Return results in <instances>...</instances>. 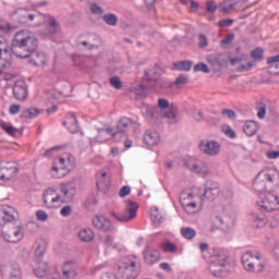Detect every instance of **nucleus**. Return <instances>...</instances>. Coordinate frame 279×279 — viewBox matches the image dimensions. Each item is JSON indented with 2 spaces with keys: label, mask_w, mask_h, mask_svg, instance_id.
<instances>
[{
  "label": "nucleus",
  "mask_w": 279,
  "mask_h": 279,
  "mask_svg": "<svg viewBox=\"0 0 279 279\" xmlns=\"http://www.w3.org/2000/svg\"><path fill=\"white\" fill-rule=\"evenodd\" d=\"M128 207L124 209L125 213H129L133 219L136 218V213L138 210V203L133 202V201H126Z\"/></svg>",
  "instance_id": "f704fd0d"
},
{
  "label": "nucleus",
  "mask_w": 279,
  "mask_h": 279,
  "mask_svg": "<svg viewBox=\"0 0 279 279\" xmlns=\"http://www.w3.org/2000/svg\"><path fill=\"white\" fill-rule=\"evenodd\" d=\"M209 265V271L215 278H226L228 276V269L230 265V253L223 248H215Z\"/></svg>",
  "instance_id": "f03ea898"
},
{
  "label": "nucleus",
  "mask_w": 279,
  "mask_h": 279,
  "mask_svg": "<svg viewBox=\"0 0 279 279\" xmlns=\"http://www.w3.org/2000/svg\"><path fill=\"white\" fill-rule=\"evenodd\" d=\"M233 24H234V20L225 19L218 22V27H232Z\"/></svg>",
  "instance_id": "603ef678"
},
{
  "label": "nucleus",
  "mask_w": 279,
  "mask_h": 279,
  "mask_svg": "<svg viewBox=\"0 0 279 279\" xmlns=\"http://www.w3.org/2000/svg\"><path fill=\"white\" fill-rule=\"evenodd\" d=\"M161 248L163 252H169L170 254H175V252H178V246L170 241L163 242Z\"/></svg>",
  "instance_id": "58836bf2"
},
{
  "label": "nucleus",
  "mask_w": 279,
  "mask_h": 279,
  "mask_svg": "<svg viewBox=\"0 0 279 279\" xmlns=\"http://www.w3.org/2000/svg\"><path fill=\"white\" fill-rule=\"evenodd\" d=\"M36 217L38 221H47L49 219V215L45 210H37Z\"/></svg>",
  "instance_id": "052dcab7"
},
{
  "label": "nucleus",
  "mask_w": 279,
  "mask_h": 279,
  "mask_svg": "<svg viewBox=\"0 0 279 279\" xmlns=\"http://www.w3.org/2000/svg\"><path fill=\"white\" fill-rule=\"evenodd\" d=\"M208 62L210 64H213L214 66L217 65V66H220L222 69H226V66H228V56H226V54H215V56H211L208 59Z\"/></svg>",
  "instance_id": "5701e85b"
},
{
  "label": "nucleus",
  "mask_w": 279,
  "mask_h": 279,
  "mask_svg": "<svg viewBox=\"0 0 279 279\" xmlns=\"http://www.w3.org/2000/svg\"><path fill=\"white\" fill-rule=\"evenodd\" d=\"M2 239L7 243H19L23 240V226L21 222H15V225H9L8 230H2Z\"/></svg>",
  "instance_id": "423d86ee"
},
{
  "label": "nucleus",
  "mask_w": 279,
  "mask_h": 279,
  "mask_svg": "<svg viewBox=\"0 0 279 279\" xmlns=\"http://www.w3.org/2000/svg\"><path fill=\"white\" fill-rule=\"evenodd\" d=\"M156 112H158V107L151 105L142 106V114H144L145 119L150 123H156Z\"/></svg>",
  "instance_id": "aec40b11"
},
{
  "label": "nucleus",
  "mask_w": 279,
  "mask_h": 279,
  "mask_svg": "<svg viewBox=\"0 0 279 279\" xmlns=\"http://www.w3.org/2000/svg\"><path fill=\"white\" fill-rule=\"evenodd\" d=\"M64 162H66V159H64V157H61L58 159L59 167L58 166L52 167V178L60 179V178H64L65 175H69L71 170H69V168L64 166Z\"/></svg>",
  "instance_id": "dca6fc26"
},
{
  "label": "nucleus",
  "mask_w": 279,
  "mask_h": 279,
  "mask_svg": "<svg viewBox=\"0 0 279 279\" xmlns=\"http://www.w3.org/2000/svg\"><path fill=\"white\" fill-rule=\"evenodd\" d=\"M60 190H61V193H63V195H64L65 197H69L70 199L73 198V193H71V192L69 191V185H66V184H61V185H60Z\"/></svg>",
  "instance_id": "680f3d73"
},
{
  "label": "nucleus",
  "mask_w": 279,
  "mask_h": 279,
  "mask_svg": "<svg viewBox=\"0 0 279 279\" xmlns=\"http://www.w3.org/2000/svg\"><path fill=\"white\" fill-rule=\"evenodd\" d=\"M144 143L148 147H156L160 143V134L156 131H146L144 134Z\"/></svg>",
  "instance_id": "6ab92c4d"
},
{
  "label": "nucleus",
  "mask_w": 279,
  "mask_h": 279,
  "mask_svg": "<svg viewBox=\"0 0 279 279\" xmlns=\"http://www.w3.org/2000/svg\"><path fill=\"white\" fill-rule=\"evenodd\" d=\"M109 84L116 88V90H121V88H123V83H121V80L118 76L111 77Z\"/></svg>",
  "instance_id": "de8ad7c7"
},
{
  "label": "nucleus",
  "mask_w": 279,
  "mask_h": 279,
  "mask_svg": "<svg viewBox=\"0 0 279 279\" xmlns=\"http://www.w3.org/2000/svg\"><path fill=\"white\" fill-rule=\"evenodd\" d=\"M0 180H3L4 182H10V180L19 175V165L14 161H0Z\"/></svg>",
  "instance_id": "6e6552de"
},
{
  "label": "nucleus",
  "mask_w": 279,
  "mask_h": 279,
  "mask_svg": "<svg viewBox=\"0 0 279 279\" xmlns=\"http://www.w3.org/2000/svg\"><path fill=\"white\" fill-rule=\"evenodd\" d=\"M183 165L192 173H202L203 175L208 174V166H206V163H204L202 160L195 159L193 157H187L183 159Z\"/></svg>",
  "instance_id": "f8f14e48"
},
{
  "label": "nucleus",
  "mask_w": 279,
  "mask_h": 279,
  "mask_svg": "<svg viewBox=\"0 0 279 279\" xmlns=\"http://www.w3.org/2000/svg\"><path fill=\"white\" fill-rule=\"evenodd\" d=\"M88 5L92 14H96L97 16H101V14H104V8L97 4V2H89Z\"/></svg>",
  "instance_id": "ea45409f"
},
{
  "label": "nucleus",
  "mask_w": 279,
  "mask_h": 279,
  "mask_svg": "<svg viewBox=\"0 0 279 279\" xmlns=\"http://www.w3.org/2000/svg\"><path fill=\"white\" fill-rule=\"evenodd\" d=\"M69 121L70 123H72L68 128L69 132H71V134H77V130H80V126L77 124V118H75L74 113H70Z\"/></svg>",
  "instance_id": "c9c22d12"
},
{
  "label": "nucleus",
  "mask_w": 279,
  "mask_h": 279,
  "mask_svg": "<svg viewBox=\"0 0 279 279\" xmlns=\"http://www.w3.org/2000/svg\"><path fill=\"white\" fill-rule=\"evenodd\" d=\"M135 95L137 97H147V85L140 84L134 88Z\"/></svg>",
  "instance_id": "c03bdc74"
},
{
  "label": "nucleus",
  "mask_w": 279,
  "mask_h": 279,
  "mask_svg": "<svg viewBox=\"0 0 279 279\" xmlns=\"http://www.w3.org/2000/svg\"><path fill=\"white\" fill-rule=\"evenodd\" d=\"M257 205L265 213H274V210H279V197L269 192L260 202H257Z\"/></svg>",
  "instance_id": "1a4fd4ad"
},
{
  "label": "nucleus",
  "mask_w": 279,
  "mask_h": 279,
  "mask_svg": "<svg viewBox=\"0 0 279 279\" xmlns=\"http://www.w3.org/2000/svg\"><path fill=\"white\" fill-rule=\"evenodd\" d=\"M244 60H247V54H242L240 57L230 58L229 62L231 66H235V64H239V62H243Z\"/></svg>",
  "instance_id": "3c124183"
},
{
  "label": "nucleus",
  "mask_w": 279,
  "mask_h": 279,
  "mask_svg": "<svg viewBox=\"0 0 279 279\" xmlns=\"http://www.w3.org/2000/svg\"><path fill=\"white\" fill-rule=\"evenodd\" d=\"M62 274L64 279H73L77 276V263L68 260L63 264Z\"/></svg>",
  "instance_id": "a211bd4d"
},
{
  "label": "nucleus",
  "mask_w": 279,
  "mask_h": 279,
  "mask_svg": "<svg viewBox=\"0 0 279 279\" xmlns=\"http://www.w3.org/2000/svg\"><path fill=\"white\" fill-rule=\"evenodd\" d=\"M16 215V210L14 207L4 205L0 208V226L3 228V226H14L16 223H21L14 216Z\"/></svg>",
  "instance_id": "9b49d317"
},
{
  "label": "nucleus",
  "mask_w": 279,
  "mask_h": 279,
  "mask_svg": "<svg viewBox=\"0 0 279 279\" xmlns=\"http://www.w3.org/2000/svg\"><path fill=\"white\" fill-rule=\"evenodd\" d=\"M96 186L98 191H106L108 189V182L105 181V179H99L96 183Z\"/></svg>",
  "instance_id": "e2e57ef3"
},
{
  "label": "nucleus",
  "mask_w": 279,
  "mask_h": 279,
  "mask_svg": "<svg viewBox=\"0 0 279 279\" xmlns=\"http://www.w3.org/2000/svg\"><path fill=\"white\" fill-rule=\"evenodd\" d=\"M252 62H247V64L240 65L236 71L238 73H247V71H252Z\"/></svg>",
  "instance_id": "6e6d98bb"
},
{
  "label": "nucleus",
  "mask_w": 279,
  "mask_h": 279,
  "mask_svg": "<svg viewBox=\"0 0 279 279\" xmlns=\"http://www.w3.org/2000/svg\"><path fill=\"white\" fill-rule=\"evenodd\" d=\"M130 193H132V189L130 187V185H124L120 189L119 197H128Z\"/></svg>",
  "instance_id": "5fc2aeb1"
},
{
  "label": "nucleus",
  "mask_w": 279,
  "mask_h": 279,
  "mask_svg": "<svg viewBox=\"0 0 279 279\" xmlns=\"http://www.w3.org/2000/svg\"><path fill=\"white\" fill-rule=\"evenodd\" d=\"M172 84L173 86L189 84V76L186 74H180Z\"/></svg>",
  "instance_id": "49530a36"
},
{
  "label": "nucleus",
  "mask_w": 279,
  "mask_h": 279,
  "mask_svg": "<svg viewBox=\"0 0 279 279\" xmlns=\"http://www.w3.org/2000/svg\"><path fill=\"white\" fill-rule=\"evenodd\" d=\"M43 110L36 108H27L22 111L21 119H36L41 114Z\"/></svg>",
  "instance_id": "cd10ccee"
},
{
  "label": "nucleus",
  "mask_w": 279,
  "mask_h": 279,
  "mask_svg": "<svg viewBox=\"0 0 279 279\" xmlns=\"http://www.w3.org/2000/svg\"><path fill=\"white\" fill-rule=\"evenodd\" d=\"M102 21L106 23V25H109L110 27H117V23H119V17L114 13H107L102 15Z\"/></svg>",
  "instance_id": "72a5a7b5"
},
{
  "label": "nucleus",
  "mask_w": 279,
  "mask_h": 279,
  "mask_svg": "<svg viewBox=\"0 0 279 279\" xmlns=\"http://www.w3.org/2000/svg\"><path fill=\"white\" fill-rule=\"evenodd\" d=\"M130 125H134V121H132V119L125 117L121 118L117 124L118 134H123L124 132H128Z\"/></svg>",
  "instance_id": "b1692460"
},
{
  "label": "nucleus",
  "mask_w": 279,
  "mask_h": 279,
  "mask_svg": "<svg viewBox=\"0 0 279 279\" xmlns=\"http://www.w3.org/2000/svg\"><path fill=\"white\" fill-rule=\"evenodd\" d=\"M13 96L17 101H25L27 99V83L16 81L13 86Z\"/></svg>",
  "instance_id": "4468645a"
},
{
  "label": "nucleus",
  "mask_w": 279,
  "mask_h": 279,
  "mask_svg": "<svg viewBox=\"0 0 279 279\" xmlns=\"http://www.w3.org/2000/svg\"><path fill=\"white\" fill-rule=\"evenodd\" d=\"M158 106H159V108H161V110H167V108H169V100H167L165 98H159Z\"/></svg>",
  "instance_id": "69168bd1"
},
{
  "label": "nucleus",
  "mask_w": 279,
  "mask_h": 279,
  "mask_svg": "<svg viewBox=\"0 0 279 279\" xmlns=\"http://www.w3.org/2000/svg\"><path fill=\"white\" fill-rule=\"evenodd\" d=\"M242 265L247 274H263L265 263L260 260V253L247 251L242 255Z\"/></svg>",
  "instance_id": "7ed1b4c3"
},
{
  "label": "nucleus",
  "mask_w": 279,
  "mask_h": 279,
  "mask_svg": "<svg viewBox=\"0 0 279 279\" xmlns=\"http://www.w3.org/2000/svg\"><path fill=\"white\" fill-rule=\"evenodd\" d=\"M251 220L253 221L254 228H265V225L267 223V218H265V216L255 213L251 215Z\"/></svg>",
  "instance_id": "bb28decb"
},
{
  "label": "nucleus",
  "mask_w": 279,
  "mask_h": 279,
  "mask_svg": "<svg viewBox=\"0 0 279 279\" xmlns=\"http://www.w3.org/2000/svg\"><path fill=\"white\" fill-rule=\"evenodd\" d=\"M45 245L38 244L36 250H35V258L40 263L43 260V256H45Z\"/></svg>",
  "instance_id": "a18cd8bd"
},
{
  "label": "nucleus",
  "mask_w": 279,
  "mask_h": 279,
  "mask_svg": "<svg viewBox=\"0 0 279 279\" xmlns=\"http://www.w3.org/2000/svg\"><path fill=\"white\" fill-rule=\"evenodd\" d=\"M243 132L246 136H254L258 132V123L256 121H247L243 126Z\"/></svg>",
  "instance_id": "393cba45"
},
{
  "label": "nucleus",
  "mask_w": 279,
  "mask_h": 279,
  "mask_svg": "<svg viewBox=\"0 0 279 279\" xmlns=\"http://www.w3.org/2000/svg\"><path fill=\"white\" fill-rule=\"evenodd\" d=\"M194 73H210V68L204 62H199L193 66Z\"/></svg>",
  "instance_id": "79ce46f5"
},
{
  "label": "nucleus",
  "mask_w": 279,
  "mask_h": 279,
  "mask_svg": "<svg viewBox=\"0 0 279 279\" xmlns=\"http://www.w3.org/2000/svg\"><path fill=\"white\" fill-rule=\"evenodd\" d=\"M198 149L201 154H205V156H219L221 151V145L217 141L210 140H202L198 144Z\"/></svg>",
  "instance_id": "9d476101"
},
{
  "label": "nucleus",
  "mask_w": 279,
  "mask_h": 279,
  "mask_svg": "<svg viewBox=\"0 0 279 279\" xmlns=\"http://www.w3.org/2000/svg\"><path fill=\"white\" fill-rule=\"evenodd\" d=\"M192 66H193V61H189V60L178 61L173 63L174 71L189 72L191 71Z\"/></svg>",
  "instance_id": "2f4dec72"
},
{
  "label": "nucleus",
  "mask_w": 279,
  "mask_h": 279,
  "mask_svg": "<svg viewBox=\"0 0 279 279\" xmlns=\"http://www.w3.org/2000/svg\"><path fill=\"white\" fill-rule=\"evenodd\" d=\"M206 11L208 12V14H215V12H217V4L214 0H208L206 2Z\"/></svg>",
  "instance_id": "8fccbe9b"
},
{
  "label": "nucleus",
  "mask_w": 279,
  "mask_h": 279,
  "mask_svg": "<svg viewBox=\"0 0 279 279\" xmlns=\"http://www.w3.org/2000/svg\"><path fill=\"white\" fill-rule=\"evenodd\" d=\"M141 274V264H137L136 260L124 259L117 265V275L118 279H136Z\"/></svg>",
  "instance_id": "20e7f679"
},
{
  "label": "nucleus",
  "mask_w": 279,
  "mask_h": 279,
  "mask_svg": "<svg viewBox=\"0 0 279 279\" xmlns=\"http://www.w3.org/2000/svg\"><path fill=\"white\" fill-rule=\"evenodd\" d=\"M274 184V174L269 170H262L257 173L253 182V191L263 194L267 191V184Z\"/></svg>",
  "instance_id": "39448f33"
},
{
  "label": "nucleus",
  "mask_w": 279,
  "mask_h": 279,
  "mask_svg": "<svg viewBox=\"0 0 279 279\" xmlns=\"http://www.w3.org/2000/svg\"><path fill=\"white\" fill-rule=\"evenodd\" d=\"M267 64H270V69H275L277 70L276 73H279V54L269 57Z\"/></svg>",
  "instance_id": "a19ab883"
},
{
  "label": "nucleus",
  "mask_w": 279,
  "mask_h": 279,
  "mask_svg": "<svg viewBox=\"0 0 279 279\" xmlns=\"http://www.w3.org/2000/svg\"><path fill=\"white\" fill-rule=\"evenodd\" d=\"M92 223L96 230H100L101 232H114V225L106 216L97 215L93 218Z\"/></svg>",
  "instance_id": "ddd939ff"
},
{
  "label": "nucleus",
  "mask_w": 279,
  "mask_h": 279,
  "mask_svg": "<svg viewBox=\"0 0 279 279\" xmlns=\"http://www.w3.org/2000/svg\"><path fill=\"white\" fill-rule=\"evenodd\" d=\"M232 40H234V34H228L222 40H221V45L223 47V45H230L232 43Z\"/></svg>",
  "instance_id": "0e129e2a"
},
{
  "label": "nucleus",
  "mask_w": 279,
  "mask_h": 279,
  "mask_svg": "<svg viewBox=\"0 0 279 279\" xmlns=\"http://www.w3.org/2000/svg\"><path fill=\"white\" fill-rule=\"evenodd\" d=\"M29 63L34 66H45L47 64V54L45 52H36V50L31 53Z\"/></svg>",
  "instance_id": "412c9836"
},
{
  "label": "nucleus",
  "mask_w": 279,
  "mask_h": 279,
  "mask_svg": "<svg viewBox=\"0 0 279 279\" xmlns=\"http://www.w3.org/2000/svg\"><path fill=\"white\" fill-rule=\"evenodd\" d=\"M0 128H2V130H4V132H7V134L10 136H15L16 132H19V129L12 126V124L5 123L4 121L0 122Z\"/></svg>",
  "instance_id": "4c0bfd02"
},
{
  "label": "nucleus",
  "mask_w": 279,
  "mask_h": 279,
  "mask_svg": "<svg viewBox=\"0 0 279 279\" xmlns=\"http://www.w3.org/2000/svg\"><path fill=\"white\" fill-rule=\"evenodd\" d=\"M244 3H247V0H233L231 3L232 10H241Z\"/></svg>",
  "instance_id": "4d7b16f0"
},
{
  "label": "nucleus",
  "mask_w": 279,
  "mask_h": 279,
  "mask_svg": "<svg viewBox=\"0 0 279 279\" xmlns=\"http://www.w3.org/2000/svg\"><path fill=\"white\" fill-rule=\"evenodd\" d=\"M225 134L226 136H228V138H236V132H234L230 125L227 126V129L225 130Z\"/></svg>",
  "instance_id": "338daca9"
},
{
  "label": "nucleus",
  "mask_w": 279,
  "mask_h": 279,
  "mask_svg": "<svg viewBox=\"0 0 279 279\" xmlns=\"http://www.w3.org/2000/svg\"><path fill=\"white\" fill-rule=\"evenodd\" d=\"M38 49V39L34 36H29L27 32L20 31L15 34L12 44L11 51L16 58L25 59L32 57V51Z\"/></svg>",
  "instance_id": "f257e3e1"
},
{
  "label": "nucleus",
  "mask_w": 279,
  "mask_h": 279,
  "mask_svg": "<svg viewBox=\"0 0 279 279\" xmlns=\"http://www.w3.org/2000/svg\"><path fill=\"white\" fill-rule=\"evenodd\" d=\"M9 279H21V268L14 267L10 272Z\"/></svg>",
  "instance_id": "bf43d9fd"
},
{
  "label": "nucleus",
  "mask_w": 279,
  "mask_h": 279,
  "mask_svg": "<svg viewBox=\"0 0 279 279\" xmlns=\"http://www.w3.org/2000/svg\"><path fill=\"white\" fill-rule=\"evenodd\" d=\"M221 114L228 117L229 119H236V112L232 109H222Z\"/></svg>",
  "instance_id": "13d9d810"
},
{
  "label": "nucleus",
  "mask_w": 279,
  "mask_h": 279,
  "mask_svg": "<svg viewBox=\"0 0 279 279\" xmlns=\"http://www.w3.org/2000/svg\"><path fill=\"white\" fill-rule=\"evenodd\" d=\"M47 29V34H49L50 36H53L57 32H60V23L56 21V17L49 16V25Z\"/></svg>",
  "instance_id": "473e14b6"
},
{
  "label": "nucleus",
  "mask_w": 279,
  "mask_h": 279,
  "mask_svg": "<svg viewBox=\"0 0 279 279\" xmlns=\"http://www.w3.org/2000/svg\"><path fill=\"white\" fill-rule=\"evenodd\" d=\"M160 75H165V69H162V66L159 64H155L151 70L144 71V78H146L148 82H153V87L156 86V80L154 77H160Z\"/></svg>",
  "instance_id": "f3484780"
},
{
  "label": "nucleus",
  "mask_w": 279,
  "mask_h": 279,
  "mask_svg": "<svg viewBox=\"0 0 279 279\" xmlns=\"http://www.w3.org/2000/svg\"><path fill=\"white\" fill-rule=\"evenodd\" d=\"M144 260L147 265H155L160 260V252L156 248L146 246L143 251Z\"/></svg>",
  "instance_id": "2eb2a0df"
},
{
  "label": "nucleus",
  "mask_w": 279,
  "mask_h": 279,
  "mask_svg": "<svg viewBox=\"0 0 279 279\" xmlns=\"http://www.w3.org/2000/svg\"><path fill=\"white\" fill-rule=\"evenodd\" d=\"M219 196V189L217 185L210 187V185H205V191L201 196L202 202L208 199V202H215V198Z\"/></svg>",
  "instance_id": "4be33fe9"
},
{
  "label": "nucleus",
  "mask_w": 279,
  "mask_h": 279,
  "mask_svg": "<svg viewBox=\"0 0 279 279\" xmlns=\"http://www.w3.org/2000/svg\"><path fill=\"white\" fill-rule=\"evenodd\" d=\"M181 234L187 241H192V239H195V234H197V232H195V229L186 227L181 229Z\"/></svg>",
  "instance_id": "e433bc0d"
},
{
  "label": "nucleus",
  "mask_w": 279,
  "mask_h": 279,
  "mask_svg": "<svg viewBox=\"0 0 279 279\" xmlns=\"http://www.w3.org/2000/svg\"><path fill=\"white\" fill-rule=\"evenodd\" d=\"M34 271L37 278H45V276H47V271H49V266H47V264H43V266L35 268Z\"/></svg>",
  "instance_id": "37998d69"
},
{
  "label": "nucleus",
  "mask_w": 279,
  "mask_h": 279,
  "mask_svg": "<svg viewBox=\"0 0 279 279\" xmlns=\"http://www.w3.org/2000/svg\"><path fill=\"white\" fill-rule=\"evenodd\" d=\"M73 211V209L71 208L70 205L64 206L61 210L60 214L62 217H69V215H71V213Z\"/></svg>",
  "instance_id": "774afa93"
},
{
  "label": "nucleus",
  "mask_w": 279,
  "mask_h": 279,
  "mask_svg": "<svg viewBox=\"0 0 279 279\" xmlns=\"http://www.w3.org/2000/svg\"><path fill=\"white\" fill-rule=\"evenodd\" d=\"M111 216L117 219V221H120V223H128V221H132V219H134L129 213L125 211V209L124 213L112 211Z\"/></svg>",
  "instance_id": "7c9ffc66"
},
{
  "label": "nucleus",
  "mask_w": 279,
  "mask_h": 279,
  "mask_svg": "<svg viewBox=\"0 0 279 279\" xmlns=\"http://www.w3.org/2000/svg\"><path fill=\"white\" fill-rule=\"evenodd\" d=\"M53 193H56V191L53 190H47L46 192H44L43 194V201L44 204L47 208H53V204H56V202H60V195H58L57 197L51 198V203H49V201L47 199L48 195H53Z\"/></svg>",
  "instance_id": "c756f323"
},
{
  "label": "nucleus",
  "mask_w": 279,
  "mask_h": 279,
  "mask_svg": "<svg viewBox=\"0 0 279 279\" xmlns=\"http://www.w3.org/2000/svg\"><path fill=\"white\" fill-rule=\"evenodd\" d=\"M251 58H253L255 62H258V60H263V48H256L252 50Z\"/></svg>",
  "instance_id": "09e8293b"
},
{
  "label": "nucleus",
  "mask_w": 279,
  "mask_h": 279,
  "mask_svg": "<svg viewBox=\"0 0 279 279\" xmlns=\"http://www.w3.org/2000/svg\"><path fill=\"white\" fill-rule=\"evenodd\" d=\"M150 219L154 226H160L165 218L162 217V214H160V209H158V207H153L150 209Z\"/></svg>",
  "instance_id": "c85d7f7f"
},
{
  "label": "nucleus",
  "mask_w": 279,
  "mask_h": 279,
  "mask_svg": "<svg viewBox=\"0 0 279 279\" xmlns=\"http://www.w3.org/2000/svg\"><path fill=\"white\" fill-rule=\"evenodd\" d=\"M14 15L17 14V21L20 25H24L25 27H29L34 21H40L41 19H45V14L37 12L36 14H33L28 11V9H17L13 12Z\"/></svg>",
  "instance_id": "0eeeda50"
},
{
  "label": "nucleus",
  "mask_w": 279,
  "mask_h": 279,
  "mask_svg": "<svg viewBox=\"0 0 279 279\" xmlns=\"http://www.w3.org/2000/svg\"><path fill=\"white\" fill-rule=\"evenodd\" d=\"M198 47H201V49H204V47H208V38H206V35H198Z\"/></svg>",
  "instance_id": "864d4df0"
},
{
  "label": "nucleus",
  "mask_w": 279,
  "mask_h": 279,
  "mask_svg": "<svg viewBox=\"0 0 279 279\" xmlns=\"http://www.w3.org/2000/svg\"><path fill=\"white\" fill-rule=\"evenodd\" d=\"M78 239L83 241V243H90V241L95 239V233L92 229H83L78 232Z\"/></svg>",
  "instance_id": "a878e982"
}]
</instances>
